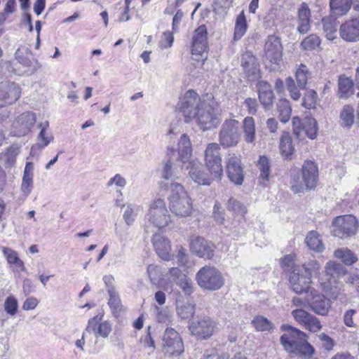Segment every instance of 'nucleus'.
Masks as SVG:
<instances>
[{"mask_svg":"<svg viewBox=\"0 0 359 359\" xmlns=\"http://www.w3.org/2000/svg\"><path fill=\"white\" fill-rule=\"evenodd\" d=\"M198 285L203 290L215 291L224 284V278L221 271L215 266L205 265L196 274Z\"/></svg>","mask_w":359,"mask_h":359,"instance_id":"20e7f679","label":"nucleus"},{"mask_svg":"<svg viewBox=\"0 0 359 359\" xmlns=\"http://www.w3.org/2000/svg\"><path fill=\"white\" fill-rule=\"evenodd\" d=\"M302 131L305 132L309 138L314 140L317 137L318 133L316 120L312 117H306L303 121Z\"/></svg>","mask_w":359,"mask_h":359,"instance_id":"8fccbe9b","label":"nucleus"},{"mask_svg":"<svg viewBox=\"0 0 359 359\" xmlns=\"http://www.w3.org/2000/svg\"><path fill=\"white\" fill-rule=\"evenodd\" d=\"M1 250L8 264H14L20 270H24V263L19 258L18 254L16 251L7 247H1Z\"/></svg>","mask_w":359,"mask_h":359,"instance_id":"c03bdc74","label":"nucleus"},{"mask_svg":"<svg viewBox=\"0 0 359 359\" xmlns=\"http://www.w3.org/2000/svg\"><path fill=\"white\" fill-rule=\"evenodd\" d=\"M248 28V25L245 19V16L244 15L243 11H242L236 18V25L234 28V34L233 38L234 40L237 41L241 39L243 36L245 34Z\"/></svg>","mask_w":359,"mask_h":359,"instance_id":"de8ad7c7","label":"nucleus"},{"mask_svg":"<svg viewBox=\"0 0 359 359\" xmlns=\"http://www.w3.org/2000/svg\"><path fill=\"white\" fill-rule=\"evenodd\" d=\"M318 178V169L311 161H306L302 171L294 170L290 175V187L294 193H301L304 190L316 187Z\"/></svg>","mask_w":359,"mask_h":359,"instance_id":"f03ea898","label":"nucleus"},{"mask_svg":"<svg viewBox=\"0 0 359 359\" xmlns=\"http://www.w3.org/2000/svg\"><path fill=\"white\" fill-rule=\"evenodd\" d=\"M305 243L311 250L317 252H322L325 249L320 235L316 231H311L308 233L305 238Z\"/></svg>","mask_w":359,"mask_h":359,"instance_id":"e433bc0d","label":"nucleus"},{"mask_svg":"<svg viewBox=\"0 0 359 359\" xmlns=\"http://www.w3.org/2000/svg\"><path fill=\"white\" fill-rule=\"evenodd\" d=\"M169 208L172 214L180 218L191 216L193 201L184 187L180 183H171L168 197Z\"/></svg>","mask_w":359,"mask_h":359,"instance_id":"f257e3e1","label":"nucleus"},{"mask_svg":"<svg viewBox=\"0 0 359 359\" xmlns=\"http://www.w3.org/2000/svg\"><path fill=\"white\" fill-rule=\"evenodd\" d=\"M163 351L170 355L177 356L183 353L182 340L173 328L168 327L165 330L163 336Z\"/></svg>","mask_w":359,"mask_h":359,"instance_id":"f8f14e48","label":"nucleus"},{"mask_svg":"<svg viewBox=\"0 0 359 359\" xmlns=\"http://www.w3.org/2000/svg\"><path fill=\"white\" fill-rule=\"evenodd\" d=\"M213 217L219 224H223L225 221L224 210L217 201L215 202L213 207Z\"/></svg>","mask_w":359,"mask_h":359,"instance_id":"69168bd1","label":"nucleus"},{"mask_svg":"<svg viewBox=\"0 0 359 359\" xmlns=\"http://www.w3.org/2000/svg\"><path fill=\"white\" fill-rule=\"evenodd\" d=\"M103 317L102 313H99L95 317L88 320V325L86 328V332L89 333L94 332L100 336L107 338L111 332V324L109 321H104L100 323Z\"/></svg>","mask_w":359,"mask_h":359,"instance_id":"a878e982","label":"nucleus"},{"mask_svg":"<svg viewBox=\"0 0 359 359\" xmlns=\"http://www.w3.org/2000/svg\"><path fill=\"white\" fill-rule=\"evenodd\" d=\"M195 119L203 130L217 128L221 122V110L216 103L203 100Z\"/></svg>","mask_w":359,"mask_h":359,"instance_id":"7ed1b4c3","label":"nucleus"},{"mask_svg":"<svg viewBox=\"0 0 359 359\" xmlns=\"http://www.w3.org/2000/svg\"><path fill=\"white\" fill-rule=\"evenodd\" d=\"M257 166L260 170V177L268 180L270 174V165L269 160L265 156L259 157Z\"/></svg>","mask_w":359,"mask_h":359,"instance_id":"bf43d9fd","label":"nucleus"},{"mask_svg":"<svg viewBox=\"0 0 359 359\" xmlns=\"http://www.w3.org/2000/svg\"><path fill=\"white\" fill-rule=\"evenodd\" d=\"M189 170V174L191 178L197 184L201 185H210L211 182L215 180H221L222 177H213L212 175L205 173L197 161L192 160L189 164L186 165Z\"/></svg>","mask_w":359,"mask_h":359,"instance_id":"5701e85b","label":"nucleus"},{"mask_svg":"<svg viewBox=\"0 0 359 359\" xmlns=\"http://www.w3.org/2000/svg\"><path fill=\"white\" fill-rule=\"evenodd\" d=\"M282 45L279 37L270 35L264 46V64L270 71L280 69L282 62Z\"/></svg>","mask_w":359,"mask_h":359,"instance_id":"39448f33","label":"nucleus"},{"mask_svg":"<svg viewBox=\"0 0 359 359\" xmlns=\"http://www.w3.org/2000/svg\"><path fill=\"white\" fill-rule=\"evenodd\" d=\"M15 59L24 67L29 75L34 74L41 67V64L32 57L31 50L25 46H20L15 53Z\"/></svg>","mask_w":359,"mask_h":359,"instance_id":"6ab92c4d","label":"nucleus"},{"mask_svg":"<svg viewBox=\"0 0 359 359\" xmlns=\"http://www.w3.org/2000/svg\"><path fill=\"white\" fill-rule=\"evenodd\" d=\"M190 249L198 257L210 259L214 255V246L201 236H196L191 240Z\"/></svg>","mask_w":359,"mask_h":359,"instance_id":"b1692460","label":"nucleus"},{"mask_svg":"<svg viewBox=\"0 0 359 359\" xmlns=\"http://www.w3.org/2000/svg\"><path fill=\"white\" fill-rule=\"evenodd\" d=\"M161 176L164 180H172L177 178V176L175 175L172 169V163L170 160L163 161Z\"/></svg>","mask_w":359,"mask_h":359,"instance_id":"0e129e2a","label":"nucleus"},{"mask_svg":"<svg viewBox=\"0 0 359 359\" xmlns=\"http://www.w3.org/2000/svg\"><path fill=\"white\" fill-rule=\"evenodd\" d=\"M281 266L285 271L296 272L297 266L294 262V255H287L280 260Z\"/></svg>","mask_w":359,"mask_h":359,"instance_id":"680f3d73","label":"nucleus"},{"mask_svg":"<svg viewBox=\"0 0 359 359\" xmlns=\"http://www.w3.org/2000/svg\"><path fill=\"white\" fill-rule=\"evenodd\" d=\"M174 41L173 34L170 32H165L163 34L159 42V46L161 49H165L172 46Z\"/></svg>","mask_w":359,"mask_h":359,"instance_id":"774afa93","label":"nucleus"},{"mask_svg":"<svg viewBox=\"0 0 359 359\" xmlns=\"http://www.w3.org/2000/svg\"><path fill=\"white\" fill-rule=\"evenodd\" d=\"M109 299L108 304L111 309L114 313H118L121 311L122 306L119 296L116 290H110L108 292Z\"/></svg>","mask_w":359,"mask_h":359,"instance_id":"5fc2aeb1","label":"nucleus"},{"mask_svg":"<svg viewBox=\"0 0 359 359\" xmlns=\"http://www.w3.org/2000/svg\"><path fill=\"white\" fill-rule=\"evenodd\" d=\"M278 118L283 123H287L291 116L292 108L287 100H280L277 104Z\"/></svg>","mask_w":359,"mask_h":359,"instance_id":"49530a36","label":"nucleus"},{"mask_svg":"<svg viewBox=\"0 0 359 359\" xmlns=\"http://www.w3.org/2000/svg\"><path fill=\"white\" fill-rule=\"evenodd\" d=\"M215 327V322L209 317H202L193 320L189 325V329L192 335L198 339H207L210 338Z\"/></svg>","mask_w":359,"mask_h":359,"instance_id":"ddd939ff","label":"nucleus"},{"mask_svg":"<svg viewBox=\"0 0 359 359\" xmlns=\"http://www.w3.org/2000/svg\"><path fill=\"white\" fill-rule=\"evenodd\" d=\"M314 352L315 350L313 347L307 342L306 338H305V339L302 340V341L297 345L296 348L291 353L304 359H310L314 354Z\"/></svg>","mask_w":359,"mask_h":359,"instance_id":"79ce46f5","label":"nucleus"},{"mask_svg":"<svg viewBox=\"0 0 359 359\" xmlns=\"http://www.w3.org/2000/svg\"><path fill=\"white\" fill-rule=\"evenodd\" d=\"M203 102L198 95L194 90H188L184 96L180 98L177 104V110L181 114L185 123H190L196 118L201 104Z\"/></svg>","mask_w":359,"mask_h":359,"instance_id":"423d86ee","label":"nucleus"},{"mask_svg":"<svg viewBox=\"0 0 359 359\" xmlns=\"http://www.w3.org/2000/svg\"><path fill=\"white\" fill-rule=\"evenodd\" d=\"M282 328L285 333L280 337V343L287 352L294 351L297 345L306 338V334L304 332L289 325H283Z\"/></svg>","mask_w":359,"mask_h":359,"instance_id":"dca6fc26","label":"nucleus"},{"mask_svg":"<svg viewBox=\"0 0 359 359\" xmlns=\"http://www.w3.org/2000/svg\"><path fill=\"white\" fill-rule=\"evenodd\" d=\"M355 109L353 106L346 104L341 109L339 114V125L344 128H351L355 121Z\"/></svg>","mask_w":359,"mask_h":359,"instance_id":"c9c22d12","label":"nucleus"},{"mask_svg":"<svg viewBox=\"0 0 359 359\" xmlns=\"http://www.w3.org/2000/svg\"><path fill=\"white\" fill-rule=\"evenodd\" d=\"M311 10L306 3H302L298 10L297 31L300 34L307 33L311 28Z\"/></svg>","mask_w":359,"mask_h":359,"instance_id":"c756f323","label":"nucleus"},{"mask_svg":"<svg viewBox=\"0 0 359 359\" xmlns=\"http://www.w3.org/2000/svg\"><path fill=\"white\" fill-rule=\"evenodd\" d=\"M178 161H181L184 165L189 164L192 161L190 160L192 147L189 136L184 133L180 136L178 142Z\"/></svg>","mask_w":359,"mask_h":359,"instance_id":"c85d7f7f","label":"nucleus"},{"mask_svg":"<svg viewBox=\"0 0 359 359\" xmlns=\"http://www.w3.org/2000/svg\"><path fill=\"white\" fill-rule=\"evenodd\" d=\"M177 285L187 295L191 294L194 291L193 282L187 276L184 279H182V281H180Z\"/></svg>","mask_w":359,"mask_h":359,"instance_id":"338daca9","label":"nucleus"},{"mask_svg":"<svg viewBox=\"0 0 359 359\" xmlns=\"http://www.w3.org/2000/svg\"><path fill=\"white\" fill-rule=\"evenodd\" d=\"M294 320L306 330L312 332H317L322 328L319 319L304 309H297L292 311Z\"/></svg>","mask_w":359,"mask_h":359,"instance_id":"aec40b11","label":"nucleus"},{"mask_svg":"<svg viewBox=\"0 0 359 359\" xmlns=\"http://www.w3.org/2000/svg\"><path fill=\"white\" fill-rule=\"evenodd\" d=\"M295 78L300 89H304L309 78V70L306 65L301 64L295 72Z\"/></svg>","mask_w":359,"mask_h":359,"instance_id":"3c124183","label":"nucleus"},{"mask_svg":"<svg viewBox=\"0 0 359 359\" xmlns=\"http://www.w3.org/2000/svg\"><path fill=\"white\" fill-rule=\"evenodd\" d=\"M226 171L229 179L235 184L241 185L243 182L244 174L241 156L231 154L226 161Z\"/></svg>","mask_w":359,"mask_h":359,"instance_id":"412c9836","label":"nucleus"},{"mask_svg":"<svg viewBox=\"0 0 359 359\" xmlns=\"http://www.w3.org/2000/svg\"><path fill=\"white\" fill-rule=\"evenodd\" d=\"M286 87L292 100L297 101L300 98L299 90L301 89L295 85L294 79L290 76L286 79Z\"/></svg>","mask_w":359,"mask_h":359,"instance_id":"052dcab7","label":"nucleus"},{"mask_svg":"<svg viewBox=\"0 0 359 359\" xmlns=\"http://www.w3.org/2000/svg\"><path fill=\"white\" fill-rule=\"evenodd\" d=\"M352 4L351 0H330L331 14L335 16L346 15Z\"/></svg>","mask_w":359,"mask_h":359,"instance_id":"4c0bfd02","label":"nucleus"},{"mask_svg":"<svg viewBox=\"0 0 359 359\" xmlns=\"http://www.w3.org/2000/svg\"><path fill=\"white\" fill-rule=\"evenodd\" d=\"M243 138L247 144H255L256 140V126L253 117L246 116L242 124Z\"/></svg>","mask_w":359,"mask_h":359,"instance_id":"72a5a7b5","label":"nucleus"},{"mask_svg":"<svg viewBox=\"0 0 359 359\" xmlns=\"http://www.w3.org/2000/svg\"><path fill=\"white\" fill-rule=\"evenodd\" d=\"M332 225L333 235L341 239L355 235L358 230L357 219L351 215L337 217Z\"/></svg>","mask_w":359,"mask_h":359,"instance_id":"6e6552de","label":"nucleus"},{"mask_svg":"<svg viewBox=\"0 0 359 359\" xmlns=\"http://www.w3.org/2000/svg\"><path fill=\"white\" fill-rule=\"evenodd\" d=\"M48 126V121L39 124L41 131L38 135V143L32 147L30 151L32 154H34L36 150H41L53 140V135L47 130Z\"/></svg>","mask_w":359,"mask_h":359,"instance_id":"2f4dec72","label":"nucleus"},{"mask_svg":"<svg viewBox=\"0 0 359 359\" xmlns=\"http://www.w3.org/2000/svg\"><path fill=\"white\" fill-rule=\"evenodd\" d=\"M153 245L158 255L164 260L171 259L170 245L168 238L161 234H156L153 238Z\"/></svg>","mask_w":359,"mask_h":359,"instance_id":"cd10ccee","label":"nucleus"},{"mask_svg":"<svg viewBox=\"0 0 359 359\" xmlns=\"http://www.w3.org/2000/svg\"><path fill=\"white\" fill-rule=\"evenodd\" d=\"M142 213L141 206L135 204H128L124 211L123 217L126 223L130 226L133 224L137 216Z\"/></svg>","mask_w":359,"mask_h":359,"instance_id":"a18cd8bd","label":"nucleus"},{"mask_svg":"<svg viewBox=\"0 0 359 359\" xmlns=\"http://www.w3.org/2000/svg\"><path fill=\"white\" fill-rule=\"evenodd\" d=\"M176 311L177 315L182 318H189L195 313V305L189 302H182L177 299L176 301Z\"/></svg>","mask_w":359,"mask_h":359,"instance_id":"a19ab883","label":"nucleus"},{"mask_svg":"<svg viewBox=\"0 0 359 359\" xmlns=\"http://www.w3.org/2000/svg\"><path fill=\"white\" fill-rule=\"evenodd\" d=\"M18 307V301L13 296L10 295L6 299L4 302V309L8 314L12 316H15L17 313Z\"/></svg>","mask_w":359,"mask_h":359,"instance_id":"e2e57ef3","label":"nucleus"},{"mask_svg":"<svg viewBox=\"0 0 359 359\" xmlns=\"http://www.w3.org/2000/svg\"><path fill=\"white\" fill-rule=\"evenodd\" d=\"M20 95L21 88L18 84L9 81L0 83V107L15 103Z\"/></svg>","mask_w":359,"mask_h":359,"instance_id":"a211bd4d","label":"nucleus"},{"mask_svg":"<svg viewBox=\"0 0 359 359\" xmlns=\"http://www.w3.org/2000/svg\"><path fill=\"white\" fill-rule=\"evenodd\" d=\"M241 67L248 80L255 81L260 78L259 64L250 51H245L241 56Z\"/></svg>","mask_w":359,"mask_h":359,"instance_id":"4be33fe9","label":"nucleus"},{"mask_svg":"<svg viewBox=\"0 0 359 359\" xmlns=\"http://www.w3.org/2000/svg\"><path fill=\"white\" fill-rule=\"evenodd\" d=\"M337 16L331 15L324 18L322 20L323 29L328 40H334L337 38L338 21L336 18Z\"/></svg>","mask_w":359,"mask_h":359,"instance_id":"f704fd0d","label":"nucleus"},{"mask_svg":"<svg viewBox=\"0 0 359 359\" xmlns=\"http://www.w3.org/2000/svg\"><path fill=\"white\" fill-rule=\"evenodd\" d=\"M259 100L265 107L271 106L273 103L274 94L271 85L264 81H261L257 84Z\"/></svg>","mask_w":359,"mask_h":359,"instance_id":"473e14b6","label":"nucleus"},{"mask_svg":"<svg viewBox=\"0 0 359 359\" xmlns=\"http://www.w3.org/2000/svg\"><path fill=\"white\" fill-rule=\"evenodd\" d=\"M241 139L240 123L235 118L226 119L219 132V142L224 148L236 147Z\"/></svg>","mask_w":359,"mask_h":359,"instance_id":"0eeeda50","label":"nucleus"},{"mask_svg":"<svg viewBox=\"0 0 359 359\" xmlns=\"http://www.w3.org/2000/svg\"><path fill=\"white\" fill-rule=\"evenodd\" d=\"M353 82L344 76H340L339 79V93L340 97H346L352 93Z\"/></svg>","mask_w":359,"mask_h":359,"instance_id":"603ef678","label":"nucleus"},{"mask_svg":"<svg viewBox=\"0 0 359 359\" xmlns=\"http://www.w3.org/2000/svg\"><path fill=\"white\" fill-rule=\"evenodd\" d=\"M309 308L320 316H326L331 307L330 300L315 289H311L306 297Z\"/></svg>","mask_w":359,"mask_h":359,"instance_id":"f3484780","label":"nucleus"},{"mask_svg":"<svg viewBox=\"0 0 359 359\" xmlns=\"http://www.w3.org/2000/svg\"><path fill=\"white\" fill-rule=\"evenodd\" d=\"M280 150L283 156L287 158L294 151L291 136L287 133H284L280 139Z\"/></svg>","mask_w":359,"mask_h":359,"instance_id":"37998d69","label":"nucleus"},{"mask_svg":"<svg viewBox=\"0 0 359 359\" xmlns=\"http://www.w3.org/2000/svg\"><path fill=\"white\" fill-rule=\"evenodd\" d=\"M36 114L32 111H25L18 115L13 121L11 135L22 137L31 132L36 123Z\"/></svg>","mask_w":359,"mask_h":359,"instance_id":"9b49d317","label":"nucleus"},{"mask_svg":"<svg viewBox=\"0 0 359 359\" xmlns=\"http://www.w3.org/2000/svg\"><path fill=\"white\" fill-rule=\"evenodd\" d=\"M207 48V30L205 25L198 27L194 32L191 45V54L194 59L199 61L207 59L205 50Z\"/></svg>","mask_w":359,"mask_h":359,"instance_id":"2eb2a0df","label":"nucleus"},{"mask_svg":"<svg viewBox=\"0 0 359 359\" xmlns=\"http://www.w3.org/2000/svg\"><path fill=\"white\" fill-rule=\"evenodd\" d=\"M252 325L258 332H271L273 325L271 321L262 316H257L252 320Z\"/></svg>","mask_w":359,"mask_h":359,"instance_id":"09e8293b","label":"nucleus"},{"mask_svg":"<svg viewBox=\"0 0 359 359\" xmlns=\"http://www.w3.org/2000/svg\"><path fill=\"white\" fill-rule=\"evenodd\" d=\"M320 44V40L316 34H311L305 38L301 43V46L304 50H313Z\"/></svg>","mask_w":359,"mask_h":359,"instance_id":"4d7b16f0","label":"nucleus"},{"mask_svg":"<svg viewBox=\"0 0 359 359\" xmlns=\"http://www.w3.org/2000/svg\"><path fill=\"white\" fill-rule=\"evenodd\" d=\"M342 39L348 42L359 41V19L352 18L342 23L339 29Z\"/></svg>","mask_w":359,"mask_h":359,"instance_id":"393cba45","label":"nucleus"},{"mask_svg":"<svg viewBox=\"0 0 359 359\" xmlns=\"http://www.w3.org/2000/svg\"><path fill=\"white\" fill-rule=\"evenodd\" d=\"M226 208L238 215L243 216L247 212V208L238 200L230 198L226 204Z\"/></svg>","mask_w":359,"mask_h":359,"instance_id":"864d4df0","label":"nucleus"},{"mask_svg":"<svg viewBox=\"0 0 359 359\" xmlns=\"http://www.w3.org/2000/svg\"><path fill=\"white\" fill-rule=\"evenodd\" d=\"M205 163L208 170L213 177H222L223 168L219 144L217 143L208 144L205 150Z\"/></svg>","mask_w":359,"mask_h":359,"instance_id":"1a4fd4ad","label":"nucleus"},{"mask_svg":"<svg viewBox=\"0 0 359 359\" xmlns=\"http://www.w3.org/2000/svg\"><path fill=\"white\" fill-rule=\"evenodd\" d=\"M147 217L149 220L159 229L166 226L170 222V215L165 201L161 198L156 199L151 203Z\"/></svg>","mask_w":359,"mask_h":359,"instance_id":"9d476101","label":"nucleus"},{"mask_svg":"<svg viewBox=\"0 0 359 359\" xmlns=\"http://www.w3.org/2000/svg\"><path fill=\"white\" fill-rule=\"evenodd\" d=\"M33 171L34 164L32 162H27L20 187V190L25 197L28 196L33 189Z\"/></svg>","mask_w":359,"mask_h":359,"instance_id":"7c9ffc66","label":"nucleus"},{"mask_svg":"<svg viewBox=\"0 0 359 359\" xmlns=\"http://www.w3.org/2000/svg\"><path fill=\"white\" fill-rule=\"evenodd\" d=\"M334 256L346 266H351L358 260L357 255L348 248L335 250Z\"/></svg>","mask_w":359,"mask_h":359,"instance_id":"58836bf2","label":"nucleus"},{"mask_svg":"<svg viewBox=\"0 0 359 359\" xmlns=\"http://www.w3.org/2000/svg\"><path fill=\"white\" fill-rule=\"evenodd\" d=\"M303 268L306 273V276L314 277L318 276L320 273V264L316 260H309L303 264Z\"/></svg>","mask_w":359,"mask_h":359,"instance_id":"6e6d98bb","label":"nucleus"},{"mask_svg":"<svg viewBox=\"0 0 359 359\" xmlns=\"http://www.w3.org/2000/svg\"><path fill=\"white\" fill-rule=\"evenodd\" d=\"M344 273V268L341 264L334 261H329L325 266V274L318 280L325 292H329L336 284L337 278Z\"/></svg>","mask_w":359,"mask_h":359,"instance_id":"4468645a","label":"nucleus"},{"mask_svg":"<svg viewBox=\"0 0 359 359\" xmlns=\"http://www.w3.org/2000/svg\"><path fill=\"white\" fill-rule=\"evenodd\" d=\"M289 281L292 290L297 294L308 293L312 289L310 287L311 283L310 277L299 274L294 271L290 273Z\"/></svg>","mask_w":359,"mask_h":359,"instance_id":"bb28decb","label":"nucleus"},{"mask_svg":"<svg viewBox=\"0 0 359 359\" xmlns=\"http://www.w3.org/2000/svg\"><path fill=\"white\" fill-rule=\"evenodd\" d=\"M19 154V148L11 146L3 153L0 157V162L6 168L13 166L16 162V158Z\"/></svg>","mask_w":359,"mask_h":359,"instance_id":"ea45409f","label":"nucleus"},{"mask_svg":"<svg viewBox=\"0 0 359 359\" xmlns=\"http://www.w3.org/2000/svg\"><path fill=\"white\" fill-rule=\"evenodd\" d=\"M318 94L314 90H309L304 95L302 105L306 109H314L316 105Z\"/></svg>","mask_w":359,"mask_h":359,"instance_id":"13d9d810","label":"nucleus"}]
</instances>
